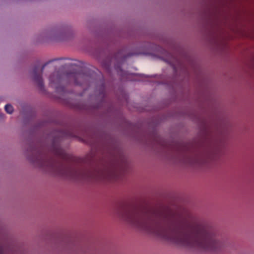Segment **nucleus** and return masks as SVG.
Segmentation results:
<instances>
[{
    "label": "nucleus",
    "mask_w": 254,
    "mask_h": 254,
    "mask_svg": "<svg viewBox=\"0 0 254 254\" xmlns=\"http://www.w3.org/2000/svg\"><path fill=\"white\" fill-rule=\"evenodd\" d=\"M117 214L134 228L178 244L216 253L229 246L216 228L188 210H162L127 202L119 207Z\"/></svg>",
    "instance_id": "obj_1"
},
{
    "label": "nucleus",
    "mask_w": 254,
    "mask_h": 254,
    "mask_svg": "<svg viewBox=\"0 0 254 254\" xmlns=\"http://www.w3.org/2000/svg\"><path fill=\"white\" fill-rule=\"evenodd\" d=\"M30 151L32 156L28 159L40 168L75 181L116 182L121 179L128 166L126 157L114 145L107 148L104 158L96 167L69 163L75 160L55 142L49 152L43 148H31Z\"/></svg>",
    "instance_id": "obj_2"
},
{
    "label": "nucleus",
    "mask_w": 254,
    "mask_h": 254,
    "mask_svg": "<svg viewBox=\"0 0 254 254\" xmlns=\"http://www.w3.org/2000/svg\"><path fill=\"white\" fill-rule=\"evenodd\" d=\"M205 140L209 144L208 148L203 150L191 143L173 142L169 144L157 134L152 138L153 144L160 146L169 157L183 164L199 166L210 160H215L220 153L218 139L209 130L205 131Z\"/></svg>",
    "instance_id": "obj_3"
},
{
    "label": "nucleus",
    "mask_w": 254,
    "mask_h": 254,
    "mask_svg": "<svg viewBox=\"0 0 254 254\" xmlns=\"http://www.w3.org/2000/svg\"><path fill=\"white\" fill-rule=\"evenodd\" d=\"M70 78H72L74 80V83L76 85H88L90 80L91 76L86 71H80L78 73L72 74L69 75Z\"/></svg>",
    "instance_id": "obj_4"
},
{
    "label": "nucleus",
    "mask_w": 254,
    "mask_h": 254,
    "mask_svg": "<svg viewBox=\"0 0 254 254\" xmlns=\"http://www.w3.org/2000/svg\"><path fill=\"white\" fill-rule=\"evenodd\" d=\"M48 63H46L42 66L40 73L38 72L39 67L38 66L34 67L32 72L33 80L37 83L38 87L41 90H43L44 89V84L43 79L42 78V74L45 66Z\"/></svg>",
    "instance_id": "obj_5"
},
{
    "label": "nucleus",
    "mask_w": 254,
    "mask_h": 254,
    "mask_svg": "<svg viewBox=\"0 0 254 254\" xmlns=\"http://www.w3.org/2000/svg\"><path fill=\"white\" fill-rule=\"evenodd\" d=\"M14 247L4 242H0V254H13Z\"/></svg>",
    "instance_id": "obj_6"
},
{
    "label": "nucleus",
    "mask_w": 254,
    "mask_h": 254,
    "mask_svg": "<svg viewBox=\"0 0 254 254\" xmlns=\"http://www.w3.org/2000/svg\"><path fill=\"white\" fill-rule=\"evenodd\" d=\"M215 44L216 46L220 49H223L227 46L226 39L222 36L217 37V39L215 40Z\"/></svg>",
    "instance_id": "obj_7"
},
{
    "label": "nucleus",
    "mask_w": 254,
    "mask_h": 254,
    "mask_svg": "<svg viewBox=\"0 0 254 254\" xmlns=\"http://www.w3.org/2000/svg\"><path fill=\"white\" fill-rule=\"evenodd\" d=\"M206 18H205L204 21L206 22L205 26L206 27H210L211 28H214V27L215 26L216 23L215 21H214V20L210 18L211 17H205Z\"/></svg>",
    "instance_id": "obj_8"
},
{
    "label": "nucleus",
    "mask_w": 254,
    "mask_h": 254,
    "mask_svg": "<svg viewBox=\"0 0 254 254\" xmlns=\"http://www.w3.org/2000/svg\"><path fill=\"white\" fill-rule=\"evenodd\" d=\"M5 110L8 114H12L13 112V108L10 104H7L5 106Z\"/></svg>",
    "instance_id": "obj_9"
},
{
    "label": "nucleus",
    "mask_w": 254,
    "mask_h": 254,
    "mask_svg": "<svg viewBox=\"0 0 254 254\" xmlns=\"http://www.w3.org/2000/svg\"><path fill=\"white\" fill-rule=\"evenodd\" d=\"M102 65L103 67L106 69L108 71H110V63L109 62L106 63L105 62H103L102 63Z\"/></svg>",
    "instance_id": "obj_10"
},
{
    "label": "nucleus",
    "mask_w": 254,
    "mask_h": 254,
    "mask_svg": "<svg viewBox=\"0 0 254 254\" xmlns=\"http://www.w3.org/2000/svg\"><path fill=\"white\" fill-rule=\"evenodd\" d=\"M115 68L117 70V71L118 72V74H120V75L121 76L124 75V74H125V71H123V70L122 69L120 66H115Z\"/></svg>",
    "instance_id": "obj_11"
},
{
    "label": "nucleus",
    "mask_w": 254,
    "mask_h": 254,
    "mask_svg": "<svg viewBox=\"0 0 254 254\" xmlns=\"http://www.w3.org/2000/svg\"><path fill=\"white\" fill-rule=\"evenodd\" d=\"M105 86L104 84H102L100 87V96L101 97H104L105 96Z\"/></svg>",
    "instance_id": "obj_12"
},
{
    "label": "nucleus",
    "mask_w": 254,
    "mask_h": 254,
    "mask_svg": "<svg viewBox=\"0 0 254 254\" xmlns=\"http://www.w3.org/2000/svg\"><path fill=\"white\" fill-rule=\"evenodd\" d=\"M56 91L57 92H59L60 91L64 92V88L63 87H56Z\"/></svg>",
    "instance_id": "obj_13"
},
{
    "label": "nucleus",
    "mask_w": 254,
    "mask_h": 254,
    "mask_svg": "<svg viewBox=\"0 0 254 254\" xmlns=\"http://www.w3.org/2000/svg\"><path fill=\"white\" fill-rule=\"evenodd\" d=\"M217 132L218 133H222V131L221 127H217Z\"/></svg>",
    "instance_id": "obj_14"
},
{
    "label": "nucleus",
    "mask_w": 254,
    "mask_h": 254,
    "mask_svg": "<svg viewBox=\"0 0 254 254\" xmlns=\"http://www.w3.org/2000/svg\"><path fill=\"white\" fill-rule=\"evenodd\" d=\"M99 107V106H94V108H98Z\"/></svg>",
    "instance_id": "obj_15"
}]
</instances>
